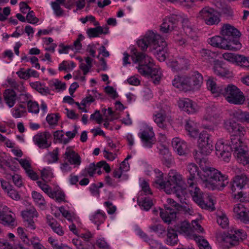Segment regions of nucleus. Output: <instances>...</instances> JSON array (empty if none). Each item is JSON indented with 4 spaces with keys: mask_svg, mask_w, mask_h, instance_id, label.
Listing matches in <instances>:
<instances>
[{
    "mask_svg": "<svg viewBox=\"0 0 249 249\" xmlns=\"http://www.w3.org/2000/svg\"><path fill=\"white\" fill-rule=\"evenodd\" d=\"M203 172H199L198 166L195 163H190L187 165V183L189 186L194 184L196 176L202 180L205 188L211 190H221L227 185L229 181L228 176L223 174L217 169L205 167L202 168Z\"/></svg>",
    "mask_w": 249,
    "mask_h": 249,
    "instance_id": "nucleus-1",
    "label": "nucleus"
},
{
    "mask_svg": "<svg viewBox=\"0 0 249 249\" xmlns=\"http://www.w3.org/2000/svg\"><path fill=\"white\" fill-rule=\"evenodd\" d=\"M216 154L222 160L229 162L231 157V152L237 161L244 165L249 163V155L248 147L242 140L233 136L231 143L225 144L222 141L217 142L215 146Z\"/></svg>",
    "mask_w": 249,
    "mask_h": 249,
    "instance_id": "nucleus-2",
    "label": "nucleus"
},
{
    "mask_svg": "<svg viewBox=\"0 0 249 249\" xmlns=\"http://www.w3.org/2000/svg\"><path fill=\"white\" fill-rule=\"evenodd\" d=\"M159 176L157 177L155 183L158 184L161 189H164L167 194H175L180 202L184 201L186 194L185 188L182 185L183 181L181 176L173 171L169 172L167 181H163V173L159 171Z\"/></svg>",
    "mask_w": 249,
    "mask_h": 249,
    "instance_id": "nucleus-3",
    "label": "nucleus"
},
{
    "mask_svg": "<svg viewBox=\"0 0 249 249\" xmlns=\"http://www.w3.org/2000/svg\"><path fill=\"white\" fill-rule=\"evenodd\" d=\"M131 58L134 63L139 64L137 68L141 75L150 77L155 84L159 83L161 73L154 67L155 65L151 57L143 53L136 51L131 56Z\"/></svg>",
    "mask_w": 249,
    "mask_h": 249,
    "instance_id": "nucleus-4",
    "label": "nucleus"
},
{
    "mask_svg": "<svg viewBox=\"0 0 249 249\" xmlns=\"http://www.w3.org/2000/svg\"><path fill=\"white\" fill-rule=\"evenodd\" d=\"M138 45L142 51L150 47L154 51V54L160 61L165 60L167 44L160 35L149 32L142 39L138 41Z\"/></svg>",
    "mask_w": 249,
    "mask_h": 249,
    "instance_id": "nucleus-5",
    "label": "nucleus"
},
{
    "mask_svg": "<svg viewBox=\"0 0 249 249\" xmlns=\"http://www.w3.org/2000/svg\"><path fill=\"white\" fill-rule=\"evenodd\" d=\"M208 89L216 95H223L230 103L235 105H241L245 101V98L243 92L236 86L229 84L226 87H217L215 82L209 78L207 82Z\"/></svg>",
    "mask_w": 249,
    "mask_h": 249,
    "instance_id": "nucleus-6",
    "label": "nucleus"
},
{
    "mask_svg": "<svg viewBox=\"0 0 249 249\" xmlns=\"http://www.w3.org/2000/svg\"><path fill=\"white\" fill-rule=\"evenodd\" d=\"M203 78L198 71H195L191 77L177 76L172 82L174 87L186 92L198 89L203 83Z\"/></svg>",
    "mask_w": 249,
    "mask_h": 249,
    "instance_id": "nucleus-7",
    "label": "nucleus"
},
{
    "mask_svg": "<svg viewBox=\"0 0 249 249\" xmlns=\"http://www.w3.org/2000/svg\"><path fill=\"white\" fill-rule=\"evenodd\" d=\"M164 208L165 212L163 209H160V215L163 221L168 224L176 219L178 212L185 210V207L172 198L167 199V204L164 205Z\"/></svg>",
    "mask_w": 249,
    "mask_h": 249,
    "instance_id": "nucleus-8",
    "label": "nucleus"
},
{
    "mask_svg": "<svg viewBox=\"0 0 249 249\" xmlns=\"http://www.w3.org/2000/svg\"><path fill=\"white\" fill-rule=\"evenodd\" d=\"M189 191L194 201L202 209L212 212L215 210L213 198L208 196L204 198L203 193L197 187L189 186Z\"/></svg>",
    "mask_w": 249,
    "mask_h": 249,
    "instance_id": "nucleus-9",
    "label": "nucleus"
},
{
    "mask_svg": "<svg viewBox=\"0 0 249 249\" xmlns=\"http://www.w3.org/2000/svg\"><path fill=\"white\" fill-rule=\"evenodd\" d=\"M213 142L211 135L206 131H203L199 134L198 146L200 152L204 155H208L213 149Z\"/></svg>",
    "mask_w": 249,
    "mask_h": 249,
    "instance_id": "nucleus-10",
    "label": "nucleus"
},
{
    "mask_svg": "<svg viewBox=\"0 0 249 249\" xmlns=\"http://www.w3.org/2000/svg\"><path fill=\"white\" fill-rule=\"evenodd\" d=\"M224 127L229 132L232 134L231 136V139H232L233 136L239 138L240 140H242L246 133V129L244 127L239 125L232 120L230 119L225 121ZM229 143H231V142Z\"/></svg>",
    "mask_w": 249,
    "mask_h": 249,
    "instance_id": "nucleus-11",
    "label": "nucleus"
},
{
    "mask_svg": "<svg viewBox=\"0 0 249 249\" xmlns=\"http://www.w3.org/2000/svg\"><path fill=\"white\" fill-rule=\"evenodd\" d=\"M178 21V16L177 15H171L166 17L160 26V31L162 33H168L174 30L177 27Z\"/></svg>",
    "mask_w": 249,
    "mask_h": 249,
    "instance_id": "nucleus-12",
    "label": "nucleus"
},
{
    "mask_svg": "<svg viewBox=\"0 0 249 249\" xmlns=\"http://www.w3.org/2000/svg\"><path fill=\"white\" fill-rule=\"evenodd\" d=\"M223 57L224 59L232 63H236L238 65L249 68V57L227 53L223 54Z\"/></svg>",
    "mask_w": 249,
    "mask_h": 249,
    "instance_id": "nucleus-13",
    "label": "nucleus"
},
{
    "mask_svg": "<svg viewBox=\"0 0 249 249\" xmlns=\"http://www.w3.org/2000/svg\"><path fill=\"white\" fill-rule=\"evenodd\" d=\"M138 136L141 138L143 145L146 147L150 148L155 141L154 133L152 128L148 127L139 133Z\"/></svg>",
    "mask_w": 249,
    "mask_h": 249,
    "instance_id": "nucleus-14",
    "label": "nucleus"
},
{
    "mask_svg": "<svg viewBox=\"0 0 249 249\" xmlns=\"http://www.w3.org/2000/svg\"><path fill=\"white\" fill-rule=\"evenodd\" d=\"M231 233L228 232L225 238V241L229 243L231 246H235L238 244L240 239L243 240L246 238L247 235L242 230L237 231H231Z\"/></svg>",
    "mask_w": 249,
    "mask_h": 249,
    "instance_id": "nucleus-15",
    "label": "nucleus"
},
{
    "mask_svg": "<svg viewBox=\"0 0 249 249\" xmlns=\"http://www.w3.org/2000/svg\"><path fill=\"white\" fill-rule=\"evenodd\" d=\"M249 186V179L245 174L236 176L233 180L231 189L232 193Z\"/></svg>",
    "mask_w": 249,
    "mask_h": 249,
    "instance_id": "nucleus-16",
    "label": "nucleus"
},
{
    "mask_svg": "<svg viewBox=\"0 0 249 249\" xmlns=\"http://www.w3.org/2000/svg\"><path fill=\"white\" fill-rule=\"evenodd\" d=\"M220 35L228 41L231 37H240L241 33L234 27L227 24L224 25L221 28Z\"/></svg>",
    "mask_w": 249,
    "mask_h": 249,
    "instance_id": "nucleus-17",
    "label": "nucleus"
},
{
    "mask_svg": "<svg viewBox=\"0 0 249 249\" xmlns=\"http://www.w3.org/2000/svg\"><path fill=\"white\" fill-rule=\"evenodd\" d=\"M233 211L236 218L245 223L249 222V211L243 205L239 204L235 205Z\"/></svg>",
    "mask_w": 249,
    "mask_h": 249,
    "instance_id": "nucleus-18",
    "label": "nucleus"
},
{
    "mask_svg": "<svg viewBox=\"0 0 249 249\" xmlns=\"http://www.w3.org/2000/svg\"><path fill=\"white\" fill-rule=\"evenodd\" d=\"M172 146L174 150L180 156L185 155L188 152L186 142L178 138H175L172 142Z\"/></svg>",
    "mask_w": 249,
    "mask_h": 249,
    "instance_id": "nucleus-19",
    "label": "nucleus"
},
{
    "mask_svg": "<svg viewBox=\"0 0 249 249\" xmlns=\"http://www.w3.org/2000/svg\"><path fill=\"white\" fill-rule=\"evenodd\" d=\"M22 216L24 219L25 225L27 228L35 230L36 226L33 219L34 216L37 217L36 212L35 210H27L22 212Z\"/></svg>",
    "mask_w": 249,
    "mask_h": 249,
    "instance_id": "nucleus-20",
    "label": "nucleus"
},
{
    "mask_svg": "<svg viewBox=\"0 0 249 249\" xmlns=\"http://www.w3.org/2000/svg\"><path fill=\"white\" fill-rule=\"evenodd\" d=\"M178 106L180 108L188 114L194 113L196 111L195 105L188 98L180 99L178 101Z\"/></svg>",
    "mask_w": 249,
    "mask_h": 249,
    "instance_id": "nucleus-21",
    "label": "nucleus"
},
{
    "mask_svg": "<svg viewBox=\"0 0 249 249\" xmlns=\"http://www.w3.org/2000/svg\"><path fill=\"white\" fill-rule=\"evenodd\" d=\"M17 97V94L13 89H8L4 90L3 93L4 100L9 107L11 108L14 106Z\"/></svg>",
    "mask_w": 249,
    "mask_h": 249,
    "instance_id": "nucleus-22",
    "label": "nucleus"
},
{
    "mask_svg": "<svg viewBox=\"0 0 249 249\" xmlns=\"http://www.w3.org/2000/svg\"><path fill=\"white\" fill-rule=\"evenodd\" d=\"M212 9L207 10L203 9L200 12L201 15L204 18H207L205 19L206 23L208 25L217 24L219 21L220 19L217 16L212 14Z\"/></svg>",
    "mask_w": 249,
    "mask_h": 249,
    "instance_id": "nucleus-23",
    "label": "nucleus"
},
{
    "mask_svg": "<svg viewBox=\"0 0 249 249\" xmlns=\"http://www.w3.org/2000/svg\"><path fill=\"white\" fill-rule=\"evenodd\" d=\"M228 41L224 36H216L210 38L209 43L213 47L227 50Z\"/></svg>",
    "mask_w": 249,
    "mask_h": 249,
    "instance_id": "nucleus-24",
    "label": "nucleus"
},
{
    "mask_svg": "<svg viewBox=\"0 0 249 249\" xmlns=\"http://www.w3.org/2000/svg\"><path fill=\"white\" fill-rule=\"evenodd\" d=\"M182 28L186 34L192 39H195L196 32L193 26L187 18H184L182 21Z\"/></svg>",
    "mask_w": 249,
    "mask_h": 249,
    "instance_id": "nucleus-25",
    "label": "nucleus"
},
{
    "mask_svg": "<svg viewBox=\"0 0 249 249\" xmlns=\"http://www.w3.org/2000/svg\"><path fill=\"white\" fill-rule=\"evenodd\" d=\"M0 222L10 227L16 225L15 217L11 214L4 213L3 212H0Z\"/></svg>",
    "mask_w": 249,
    "mask_h": 249,
    "instance_id": "nucleus-26",
    "label": "nucleus"
},
{
    "mask_svg": "<svg viewBox=\"0 0 249 249\" xmlns=\"http://www.w3.org/2000/svg\"><path fill=\"white\" fill-rule=\"evenodd\" d=\"M66 158L71 164L78 166L81 162L80 156L73 150H67L65 154Z\"/></svg>",
    "mask_w": 249,
    "mask_h": 249,
    "instance_id": "nucleus-27",
    "label": "nucleus"
},
{
    "mask_svg": "<svg viewBox=\"0 0 249 249\" xmlns=\"http://www.w3.org/2000/svg\"><path fill=\"white\" fill-rule=\"evenodd\" d=\"M178 241V236L175 231L172 227L167 229L166 243L171 246L177 244Z\"/></svg>",
    "mask_w": 249,
    "mask_h": 249,
    "instance_id": "nucleus-28",
    "label": "nucleus"
},
{
    "mask_svg": "<svg viewBox=\"0 0 249 249\" xmlns=\"http://www.w3.org/2000/svg\"><path fill=\"white\" fill-rule=\"evenodd\" d=\"M185 129L188 132L190 136L194 138H196L199 134V131L196 124L191 120L186 122Z\"/></svg>",
    "mask_w": 249,
    "mask_h": 249,
    "instance_id": "nucleus-29",
    "label": "nucleus"
},
{
    "mask_svg": "<svg viewBox=\"0 0 249 249\" xmlns=\"http://www.w3.org/2000/svg\"><path fill=\"white\" fill-rule=\"evenodd\" d=\"M154 122L158 126L163 129L166 128V125L165 124L166 115L164 111H160L154 115Z\"/></svg>",
    "mask_w": 249,
    "mask_h": 249,
    "instance_id": "nucleus-30",
    "label": "nucleus"
},
{
    "mask_svg": "<svg viewBox=\"0 0 249 249\" xmlns=\"http://www.w3.org/2000/svg\"><path fill=\"white\" fill-rule=\"evenodd\" d=\"M161 160L164 165L169 167L172 163L173 158L169 150L164 148L160 150Z\"/></svg>",
    "mask_w": 249,
    "mask_h": 249,
    "instance_id": "nucleus-31",
    "label": "nucleus"
},
{
    "mask_svg": "<svg viewBox=\"0 0 249 249\" xmlns=\"http://www.w3.org/2000/svg\"><path fill=\"white\" fill-rule=\"evenodd\" d=\"M33 141L40 148H46L50 146L42 133H39L35 135L33 137Z\"/></svg>",
    "mask_w": 249,
    "mask_h": 249,
    "instance_id": "nucleus-32",
    "label": "nucleus"
},
{
    "mask_svg": "<svg viewBox=\"0 0 249 249\" xmlns=\"http://www.w3.org/2000/svg\"><path fill=\"white\" fill-rule=\"evenodd\" d=\"M137 202L140 207L146 211H148L153 205L152 199L147 197L138 198Z\"/></svg>",
    "mask_w": 249,
    "mask_h": 249,
    "instance_id": "nucleus-33",
    "label": "nucleus"
},
{
    "mask_svg": "<svg viewBox=\"0 0 249 249\" xmlns=\"http://www.w3.org/2000/svg\"><path fill=\"white\" fill-rule=\"evenodd\" d=\"M200 53L202 61L207 62H210L216 56L215 53L206 49H202L200 51Z\"/></svg>",
    "mask_w": 249,
    "mask_h": 249,
    "instance_id": "nucleus-34",
    "label": "nucleus"
},
{
    "mask_svg": "<svg viewBox=\"0 0 249 249\" xmlns=\"http://www.w3.org/2000/svg\"><path fill=\"white\" fill-rule=\"evenodd\" d=\"M52 219L53 221V222H51V219L47 217V223L49 225L54 232L59 235H63L64 234V231L63 230L62 227L53 218Z\"/></svg>",
    "mask_w": 249,
    "mask_h": 249,
    "instance_id": "nucleus-35",
    "label": "nucleus"
},
{
    "mask_svg": "<svg viewBox=\"0 0 249 249\" xmlns=\"http://www.w3.org/2000/svg\"><path fill=\"white\" fill-rule=\"evenodd\" d=\"M239 37H231L230 40H228L227 50L237 51L241 48V44L238 39Z\"/></svg>",
    "mask_w": 249,
    "mask_h": 249,
    "instance_id": "nucleus-36",
    "label": "nucleus"
},
{
    "mask_svg": "<svg viewBox=\"0 0 249 249\" xmlns=\"http://www.w3.org/2000/svg\"><path fill=\"white\" fill-rule=\"evenodd\" d=\"M190 228V226L189 223L184 221L175 225V228L173 229H175L176 232H178L180 233H184L188 234L189 233Z\"/></svg>",
    "mask_w": 249,
    "mask_h": 249,
    "instance_id": "nucleus-37",
    "label": "nucleus"
},
{
    "mask_svg": "<svg viewBox=\"0 0 249 249\" xmlns=\"http://www.w3.org/2000/svg\"><path fill=\"white\" fill-rule=\"evenodd\" d=\"M106 218L105 213L101 210H98L95 214L93 215L90 220L98 225L103 223Z\"/></svg>",
    "mask_w": 249,
    "mask_h": 249,
    "instance_id": "nucleus-38",
    "label": "nucleus"
},
{
    "mask_svg": "<svg viewBox=\"0 0 249 249\" xmlns=\"http://www.w3.org/2000/svg\"><path fill=\"white\" fill-rule=\"evenodd\" d=\"M102 27L98 26L95 28H90L87 30V33L89 38L96 37L102 35Z\"/></svg>",
    "mask_w": 249,
    "mask_h": 249,
    "instance_id": "nucleus-39",
    "label": "nucleus"
},
{
    "mask_svg": "<svg viewBox=\"0 0 249 249\" xmlns=\"http://www.w3.org/2000/svg\"><path fill=\"white\" fill-rule=\"evenodd\" d=\"M213 70L215 74L220 76H226L229 74V71L218 64L214 66Z\"/></svg>",
    "mask_w": 249,
    "mask_h": 249,
    "instance_id": "nucleus-40",
    "label": "nucleus"
},
{
    "mask_svg": "<svg viewBox=\"0 0 249 249\" xmlns=\"http://www.w3.org/2000/svg\"><path fill=\"white\" fill-rule=\"evenodd\" d=\"M92 59L89 57L86 58L87 65L82 63L79 66L80 69L83 71L84 75H86L89 71V69L92 67Z\"/></svg>",
    "mask_w": 249,
    "mask_h": 249,
    "instance_id": "nucleus-41",
    "label": "nucleus"
},
{
    "mask_svg": "<svg viewBox=\"0 0 249 249\" xmlns=\"http://www.w3.org/2000/svg\"><path fill=\"white\" fill-rule=\"evenodd\" d=\"M32 197L34 199L35 201L39 206H44L46 202L45 201L43 197L39 193L34 191L32 193Z\"/></svg>",
    "mask_w": 249,
    "mask_h": 249,
    "instance_id": "nucleus-42",
    "label": "nucleus"
},
{
    "mask_svg": "<svg viewBox=\"0 0 249 249\" xmlns=\"http://www.w3.org/2000/svg\"><path fill=\"white\" fill-rule=\"evenodd\" d=\"M96 169L97 168L95 163H90L87 168H86L83 171L81 175L83 176H86L88 174L90 177H93Z\"/></svg>",
    "mask_w": 249,
    "mask_h": 249,
    "instance_id": "nucleus-43",
    "label": "nucleus"
},
{
    "mask_svg": "<svg viewBox=\"0 0 249 249\" xmlns=\"http://www.w3.org/2000/svg\"><path fill=\"white\" fill-rule=\"evenodd\" d=\"M64 132L63 130H57L53 133L54 141H58L59 142L66 144L69 142V140H63Z\"/></svg>",
    "mask_w": 249,
    "mask_h": 249,
    "instance_id": "nucleus-44",
    "label": "nucleus"
},
{
    "mask_svg": "<svg viewBox=\"0 0 249 249\" xmlns=\"http://www.w3.org/2000/svg\"><path fill=\"white\" fill-rule=\"evenodd\" d=\"M60 116L58 113L50 114L46 117V121L50 125H55L57 124Z\"/></svg>",
    "mask_w": 249,
    "mask_h": 249,
    "instance_id": "nucleus-45",
    "label": "nucleus"
},
{
    "mask_svg": "<svg viewBox=\"0 0 249 249\" xmlns=\"http://www.w3.org/2000/svg\"><path fill=\"white\" fill-rule=\"evenodd\" d=\"M27 106L29 112L36 114L39 112V106L36 102H33L30 100L28 102Z\"/></svg>",
    "mask_w": 249,
    "mask_h": 249,
    "instance_id": "nucleus-46",
    "label": "nucleus"
},
{
    "mask_svg": "<svg viewBox=\"0 0 249 249\" xmlns=\"http://www.w3.org/2000/svg\"><path fill=\"white\" fill-rule=\"evenodd\" d=\"M216 108L213 107H209L207 108L206 113L207 116L206 119H211V118H217L219 114L216 112Z\"/></svg>",
    "mask_w": 249,
    "mask_h": 249,
    "instance_id": "nucleus-47",
    "label": "nucleus"
},
{
    "mask_svg": "<svg viewBox=\"0 0 249 249\" xmlns=\"http://www.w3.org/2000/svg\"><path fill=\"white\" fill-rule=\"evenodd\" d=\"M217 222L222 228H226L229 224L228 218L224 214L217 217Z\"/></svg>",
    "mask_w": 249,
    "mask_h": 249,
    "instance_id": "nucleus-48",
    "label": "nucleus"
},
{
    "mask_svg": "<svg viewBox=\"0 0 249 249\" xmlns=\"http://www.w3.org/2000/svg\"><path fill=\"white\" fill-rule=\"evenodd\" d=\"M26 20L27 22L31 24H36L39 21L38 18L35 17L34 12L33 11H29L26 16Z\"/></svg>",
    "mask_w": 249,
    "mask_h": 249,
    "instance_id": "nucleus-49",
    "label": "nucleus"
},
{
    "mask_svg": "<svg viewBox=\"0 0 249 249\" xmlns=\"http://www.w3.org/2000/svg\"><path fill=\"white\" fill-rule=\"evenodd\" d=\"M50 157L48 160V163H53L57 161L58 160V149L57 148L54 149L53 152L49 153Z\"/></svg>",
    "mask_w": 249,
    "mask_h": 249,
    "instance_id": "nucleus-50",
    "label": "nucleus"
},
{
    "mask_svg": "<svg viewBox=\"0 0 249 249\" xmlns=\"http://www.w3.org/2000/svg\"><path fill=\"white\" fill-rule=\"evenodd\" d=\"M90 120H95L98 124H100L103 121V118L100 114V111L96 110L93 114L90 115Z\"/></svg>",
    "mask_w": 249,
    "mask_h": 249,
    "instance_id": "nucleus-51",
    "label": "nucleus"
},
{
    "mask_svg": "<svg viewBox=\"0 0 249 249\" xmlns=\"http://www.w3.org/2000/svg\"><path fill=\"white\" fill-rule=\"evenodd\" d=\"M151 231L159 234H162L165 232V228L161 224L152 225L150 227Z\"/></svg>",
    "mask_w": 249,
    "mask_h": 249,
    "instance_id": "nucleus-52",
    "label": "nucleus"
},
{
    "mask_svg": "<svg viewBox=\"0 0 249 249\" xmlns=\"http://www.w3.org/2000/svg\"><path fill=\"white\" fill-rule=\"evenodd\" d=\"M52 6L53 9L55 14L57 16H61L62 15L63 13V10L60 7L59 3L56 2H52Z\"/></svg>",
    "mask_w": 249,
    "mask_h": 249,
    "instance_id": "nucleus-53",
    "label": "nucleus"
},
{
    "mask_svg": "<svg viewBox=\"0 0 249 249\" xmlns=\"http://www.w3.org/2000/svg\"><path fill=\"white\" fill-rule=\"evenodd\" d=\"M13 180V181L15 185L18 187H20L22 185V181L21 177L18 174H14L13 175H10Z\"/></svg>",
    "mask_w": 249,
    "mask_h": 249,
    "instance_id": "nucleus-54",
    "label": "nucleus"
},
{
    "mask_svg": "<svg viewBox=\"0 0 249 249\" xmlns=\"http://www.w3.org/2000/svg\"><path fill=\"white\" fill-rule=\"evenodd\" d=\"M17 231L18 235L21 239L23 240V242L27 244H29V240L26 234L24 232V229L21 227H18Z\"/></svg>",
    "mask_w": 249,
    "mask_h": 249,
    "instance_id": "nucleus-55",
    "label": "nucleus"
},
{
    "mask_svg": "<svg viewBox=\"0 0 249 249\" xmlns=\"http://www.w3.org/2000/svg\"><path fill=\"white\" fill-rule=\"evenodd\" d=\"M16 160L18 161L19 164L24 168L25 171L32 168L31 163L26 159H21L19 160L18 159H16Z\"/></svg>",
    "mask_w": 249,
    "mask_h": 249,
    "instance_id": "nucleus-56",
    "label": "nucleus"
},
{
    "mask_svg": "<svg viewBox=\"0 0 249 249\" xmlns=\"http://www.w3.org/2000/svg\"><path fill=\"white\" fill-rule=\"evenodd\" d=\"M198 246L200 249H212L209 243L204 239H198Z\"/></svg>",
    "mask_w": 249,
    "mask_h": 249,
    "instance_id": "nucleus-57",
    "label": "nucleus"
},
{
    "mask_svg": "<svg viewBox=\"0 0 249 249\" xmlns=\"http://www.w3.org/2000/svg\"><path fill=\"white\" fill-rule=\"evenodd\" d=\"M38 186L41 189L42 191H44L46 194H48V193H50V191L52 190L51 187L49 186L46 183L42 182L41 181H37L36 182Z\"/></svg>",
    "mask_w": 249,
    "mask_h": 249,
    "instance_id": "nucleus-58",
    "label": "nucleus"
},
{
    "mask_svg": "<svg viewBox=\"0 0 249 249\" xmlns=\"http://www.w3.org/2000/svg\"><path fill=\"white\" fill-rule=\"evenodd\" d=\"M246 113V112H243L241 110H238L233 112V115L238 120H240L241 122H244Z\"/></svg>",
    "mask_w": 249,
    "mask_h": 249,
    "instance_id": "nucleus-59",
    "label": "nucleus"
},
{
    "mask_svg": "<svg viewBox=\"0 0 249 249\" xmlns=\"http://www.w3.org/2000/svg\"><path fill=\"white\" fill-rule=\"evenodd\" d=\"M105 91L107 93L111 95L113 99H115L118 97V94L114 88L110 86H107L105 88Z\"/></svg>",
    "mask_w": 249,
    "mask_h": 249,
    "instance_id": "nucleus-60",
    "label": "nucleus"
},
{
    "mask_svg": "<svg viewBox=\"0 0 249 249\" xmlns=\"http://www.w3.org/2000/svg\"><path fill=\"white\" fill-rule=\"evenodd\" d=\"M27 175L33 180H36L38 179L37 174L32 169V168L25 171Z\"/></svg>",
    "mask_w": 249,
    "mask_h": 249,
    "instance_id": "nucleus-61",
    "label": "nucleus"
},
{
    "mask_svg": "<svg viewBox=\"0 0 249 249\" xmlns=\"http://www.w3.org/2000/svg\"><path fill=\"white\" fill-rule=\"evenodd\" d=\"M7 193L8 196L13 199L18 200L20 199V196L18 192L12 188H11L9 191H7Z\"/></svg>",
    "mask_w": 249,
    "mask_h": 249,
    "instance_id": "nucleus-62",
    "label": "nucleus"
},
{
    "mask_svg": "<svg viewBox=\"0 0 249 249\" xmlns=\"http://www.w3.org/2000/svg\"><path fill=\"white\" fill-rule=\"evenodd\" d=\"M105 205L107 208V213L109 214H113L116 211V207L112 205V203L109 201L104 203Z\"/></svg>",
    "mask_w": 249,
    "mask_h": 249,
    "instance_id": "nucleus-63",
    "label": "nucleus"
},
{
    "mask_svg": "<svg viewBox=\"0 0 249 249\" xmlns=\"http://www.w3.org/2000/svg\"><path fill=\"white\" fill-rule=\"evenodd\" d=\"M141 186L142 188V190L144 192L145 195L152 194L148 184L146 181L143 180L142 182Z\"/></svg>",
    "mask_w": 249,
    "mask_h": 249,
    "instance_id": "nucleus-64",
    "label": "nucleus"
}]
</instances>
